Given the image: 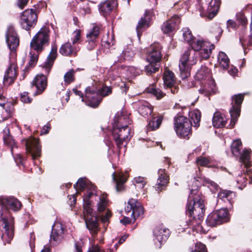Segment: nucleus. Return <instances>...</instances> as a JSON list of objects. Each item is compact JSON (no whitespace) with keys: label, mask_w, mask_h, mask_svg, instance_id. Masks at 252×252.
Segmentation results:
<instances>
[{"label":"nucleus","mask_w":252,"mask_h":252,"mask_svg":"<svg viewBox=\"0 0 252 252\" xmlns=\"http://www.w3.org/2000/svg\"><path fill=\"white\" fill-rule=\"evenodd\" d=\"M243 95L242 94H238L232 97V103L234 102L235 105H233L230 110L231 116V127L235 125L237 119L240 115V105L243 100Z\"/></svg>","instance_id":"f8f14e48"},{"label":"nucleus","mask_w":252,"mask_h":252,"mask_svg":"<svg viewBox=\"0 0 252 252\" xmlns=\"http://www.w3.org/2000/svg\"><path fill=\"white\" fill-rule=\"evenodd\" d=\"M0 202L3 203L5 208L7 209L8 208L14 211L19 210L21 207V203L17 199L14 197L7 199L1 198Z\"/></svg>","instance_id":"a878e982"},{"label":"nucleus","mask_w":252,"mask_h":252,"mask_svg":"<svg viewBox=\"0 0 252 252\" xmlns=\"http://www.w3.org/2000/svg\"><path fill=\"white\" fill-rule=\"evenodd\" d=\"M127 112L122 110L116 114L113 126H128L131 124Z\"/></svg>","instance_id":"dca6fc26"},{"label":"nucleus","mask_w":252,"mask_h":252,"mask_svg":"<svg viewBox=\"0 0 252 252\" xmlns=\"http://www.w3.org/2000/svg\"><path fill=\"white\" fill-rule=\"evenodd\" d=\"M191 252H207L206 247L200 243H197L195 246V249Z\"/></svg>","instance_id":"6e6d98bb"},{"label":"nucleus","mask_w":252,"mask_h":252,"mask_svg":"<svg viewBox=\"0 0 252 252\" xmlns=\"http://www.w3.org/2000/svg\"><path fill=\"white\" fill-rule=\"evenodd\" d=\"M229 220L228 211L226 209H221L210 213L206 220L209 226H215L228 221Z\"/></svg>","instance_id":"9d476101"},{"label":"nucleus","mask_w":252,"mask_h":252,"mask_svg":"<svg viewBox=\"0 0 252 252\" xmlns=\"http://www.w3.org/2000/svg\"><path fill=\"white\" fill-rule=\"evenodd\" d=\"M220 5V0H211L209 3L205 16L212 19L218 13Z\"/></svg>","instance_id":"b1692460"},{"label":"nucleus","mask_w":252,"mask_h":252,"mask_svg":"<svg viewBox=\"0 0 252 252\" xmlns=\"http://www.w3.org/2000/svg\"><path fill=\"white\" fill-rule=\"evenodd\" d=\"M191 122L187 117L178 115L174 118V129L177 134L180 137L187 139L191 134Z\"/></svg>","instance_id":"0eeeda50"},{"label":"nucleus","mask_w":252,"mask_h":252,"mask_svg":"<svg viewBox=\"0 0 252 252\" xmlns=\"http://www.w3.org/2000/svg\"><path fill=\"white\" fill-rule=\"evenodd\" d=\"M228 73L232 76H235L237 73V69L234 67H231L228 70Z\"/></svg>","instance_id":"774afa93"},{"label":"nucleus","mask_w":252,"mask_h":252,"mask_svg":"<svg viewBox=\"0 0 252 252\" xmlns=\"http://www.w3.org/2000/svg\"><path fill=\"white\" fill-rule=\"evenodd\" d=\"M111 216V213L109 210H107L104 215L101 216V219L102 221L105 222L108 221L110 217Z\"/></svg>","instance_id":"680f3d73"},{"label":"nucleus","mask_w":252,"mask_h":252,"mask_svg":"<svg viewBox=\"0 0 252 252\" xmlns=\"http://www.w3.org/2000/svg\"><path fill=\"white\" fill-rule=\"evenodd\" d=\"M155 239L159 243V248L164 243L170 235V231L162 225L157 226L153 231Z\"/></svg>","instance_id":"2eb2a0df"},{"label":"nucleus","mask_w":252,"mask_h":252,"mask_svg":"<svg viewBox=\"0 0 252 252\" xmlns=\"http://www.w3.org/2000/svg\"><path fill=\"white\" fill-rule=\"evenodd\" d=\"M115 4V1L114 0H107L101 2L99 5L100 12L105 16L112 10Z\"/></svg>","instance_id":"cd10ccee"},{"label":"nucleus","mask_w":252,"mask_h":252,"mask_svg":"<svg viewBox=\"0 0 252 252\" xmlns=\"http://www.w3.org/2000/svg\"><path fill=\"white\" fill-rule=\"evenodd\" d=\"M37 21V15L34 9H28L20 15V24L22 29L30 31L35 26Z\"/></svg>","instance_id":"1a4fd4ad"},{"label":"nucleus","mask_w":252,"mask_h":252,"mask_svg":"<svg viewBox=\"0 0 252 252\" xmlns=\"http://www.w3.org/2000/svg\"><path fill=\"white\" fill-rule=\"evenodd\" d=\"M193 221L190 220L186 221H181L177 225V229L179 232H183L188 226L193 225Z\"/></svg>","instance_id":"de8ad7c7"},{"label":"nucleus","mask_w":252,"mask_h":252,"mask_svg":"<svg viewBox=\"0 0 252 252\" xmlns=\"http://www.w3.org/2000/svg\"><path fill=\"white\" fill-rule=\"evenodd\" d=\"M203 185L209 188L210 190L212 191H215L218 189V186L214 182L211 181L208 179H205Z\"/></svg>","instance_id":"603ef678"},{"label":"nucleus","mask_w":252,"mask_h":252,"mask_svg":"<svg viewBox=\"0 0 252 252\" xmlns=\"http://www.w3.org/2000/svg\"><path fill=\"white\" fill-rule=\"evenodd\" d=\"M63 233V227L59 221L56 220L52 225V229L50 235L51 241L57 242L62 238Z\"/></svg>","instance_id":"6ab92c4d"},{"label":"nucleus","mask_w":252,"mask_h":252,"mask_svg":"<svg viewBox=\"0 0 252 252\" xmlns=\"http://www.w3.org/2000/svg\"><path fill=\"white\" fill-rule=\"evenodd\" d=\"M113 180L116 182V188L117 191H120L123 188V184L127 180V176L123 173L116 174L115 172L112 174Z\"/></svg>","instance_id":"c756f323"},{"label":"nucleus","mask_w":252,"mask_h":252,"mask_svg":"<svg viewBox=\"0 0 252 252\" xmlns=\"http://www.w3.org/2000/svg\"><path fill=\"white\" fill-rule=\"evenodd\" d=\"M17 76L15 65L11 64L6 71L3 77V83L5 85L12 84Z\"/></svg>","instance_id":"393cba45"},{"label":"nucleus","mask_w":252,"mask_h":252,"mask_svg":"<svg viewBox=\"0 0 252 252\" xmlns=\"http://www.w3.org/2000/svg\"><path fill=\"white\" fill-rule=\"evenodd\" d=\"M9 105V103L7 102L6 99L0 94V106L2 108L5 109V107H7Z\"/></svg>","instance_id":"052dcab7"},{"label":"nucleus","mask_w":252,"mask_h":252,"mask_svg":"<svg viewBox=\"0 0 252 252\" xmlns=\"http://www.w3.org/2000/svg\"><path fill=\"white\" fill-rule=\"evenodd\" d=\"M132 182L135 187L140 189H143L147 183L146 180L141 176L135 177Z\"/></svg>","instance_id":"c03bdc74"},{"label":"nucleus","mask_w":252,"mask_h":252,"mask_svg":"<svg viewBox=\"0 0 252 252\" xmlns=\"http://www.w3.org/2000/svg\"><path fill=\"white\" fill-rule=\"evenodd\" d=\"M210 77V70L206 66H201L195 75V79L199 80H209Z\"/></svg>","instance_id":"c9c22d12"},{"label":"nucleus","mask_w":252,"mask_h":252,"mask_svg":"<svg viewBox=\"0 0 252 252\" xmlns=\"http://www.w3.org/2000/svg\"><path fill=\"white\" fill-rule=\"evenodd\" d=\"M112 93V88L106 86L95 92L91 87H88L85 90V96L88 99L87 105L92 107H96L102 99V97L107 96Z\"/></svg>","instance_id":"39448f33"},{"label":"nucleus","mask_w":252,"mask_h":252,"mask_svg":"<svg viewBox=\"0 0 252 252\" xmlns=\"http://www.w3.org/2000/svg\"><path fill=\"white\" fill-rule=\"evenodd\" d=\"M27 152L31 155L32 159L34 160L41 155V147L39 144L38 139L31 137L26 142Z\"/></svg>","instance_id":"4468645a"},{"label":"nucleus","mask_w":252,"mask_h":252,"mask_svg":"<svg viewBox=\"0 0 252 252\" xmlns=\"http://www.w3.org/2000/svg\"><path fill=\"white\" fill-rule=\"evenodd\" d=\"M161 46L158 43H155L152 45L148 50V55L147 56V61L151 63L153 67V70L149 68V65H145V71L148 75H151L155 73L159 69V62L161 59Z\"/></svg>","instance_id":"20e7f679"},{"label":"nucleus","mask_w":252,"mask_h":252,"mask_svg":"<svg viewBox=\"0 0 252 252\" xmlns=\"http://www.w3.org/2000/svg\"><path fill=\"white\" fill-rule=\"evenodd\" d=\"M39 53V52H36V53H33L32 51H31L30 52V60L29 63L30 65H34L35 64V63L37 60Z\"/></svg>","instance_id":"4d7b16f0"},{"label":"nucleus","mask_w":252,"mask_h":252,"mask_svg":"<svg viewBox=\"0 0 252 252\" xmlns=\"http://www.w3.org/2000/svg\"><path fill=\"white\" fill-rule=\"evenodd\" d=\"M77 49L75 46H72L70 42H66L63 44L60 48V53L64 56L76 55Z\"/></svg>","instance_id":"7c9ffc66"},{"label":"nucleus","mask_w":252,"mask_h":252,"mask_svg":"<svg viewBox=\"0 0 252 252\" xmlns=\"http://www.w3.org/2000/svg\"><path fill=\"white\" fill-rule=\"evenodd\" d=\"M226 118L219 112L214 113L212 120L213 125L216 128H220L225 126Z\"/></svg>","instance_id":"c85d7f7f"},{"label":"nucleus","mask_w":252,"mask_h":252,"mask_svg":"<svg viewBox=\"0 0 252 252\" xmlns=\"http://www.w3.org/2000/svg\"><path fill=\"white\" fill-rule=\"evenodd\" d=\"M28 2L29 0H17V5L21 9H23L27 5Z\"/></svg>","instance_id":"69168bd1"},{"label":"nucleus","mask_w":252,"mask_h":252,"mask_svg":"<svg viewBox=\"0 0 252 252\" xmlns=\"http://www.w3.org/2000/svg\"><path fill=\"white\" fill-rule=\"evenodd\" d=\"M235 196V193L233 191L229 190H221L220 191L218 194L219 198L224 200L226 199L228 201H230L232 198Z\"/></svg>","instance_id":"37998d69"},{"label":"nucleus","mask_w":252,"mask_h":252,"mask_svg":"<svg viewBox=\"0 0 252 252\" xmlns=\"http://www.w3.org/2000/svg\"><path fill=\"white\" fill-rule=\"evenodd\" d=\"M153 12L150 10H146L144 16L142 17L138 23L136 30L138 36H139L141 30L147 28L150 26V22L152 16Z\"/></svg>","instance_id":"aec40b11"},{"label":"nucleus","mask_w":252,"mask_h":252,"mask_svg":"<svg viewBox=\"0 0 252 252\" xmlns=\"http://www.w3.org/2000/svg\"><path fill=\"white\" fill-rule=\"evenodd\" d=\"M198 55L197 52L192 49H188L181 57L179 67L180 76L183 79L190 76L191 66L196 63Z\"/></svg>","instance_id":"7ed1b4c3"},{"label":"nucleus","mask_w":252,"mask_h":252,"mask_svg":"<svg viewBox=\"0 0 252 252\" xmlns=\"http://www.w3.org/2000/svg\"><path fill=\"white\" fill-rule=\"evenodd\" d=\"M50 128H51L50 125L49 124H46L43 127V128L41 131V134H47L49 132Z\"/></svg>","instance_id":"338daca9"},{"label":"nucleus","mask_w":252,"mask_h":252,"mask_svg":"<svg viewBox=\"0 0 252 252\" xmlns=\"http://www.w3.org/2000/svg\"><path fill=\"white\" fill-rule=\"evenodd\" d=\"M218 63L223 69H226L229 64V59L225 53L220 52L218 56Z\"/></svg>","instance_id":"4c0bfd02"},{"label":"nucleus","mask_w":252,"mask_h":252,"mask_svg":"<svg viewBox=\"0 0 252 252\" xmlns=\"http://www.w3.org/2000/svg\"><path fill=\"white\" fill-rule=\"evenodd\" d=\"M3 141L5 144L9 145L11 147V152L13 154L14 148L16 147V144L14 140L11 138L10 136H3Z\"/></svg>","instance_id":"864d4df0"},{"label":"nucleus","mask_w":252,"mask_h":252,"mask_svg":"<svg viewBox=\"0 0 252 252\" xmlns=\"http://www.w3.org/2000/svg\"><path fill=\"white\" fill-rule=\"evenodd\" d=\"M162 121V116L153 117L149 122L147 126V129L149 131L156 130L159 127Z\"/></svg>","instance_id":"ea45409f"},{"label":"nucleus","mask_w":252,"mask_h":252,"mask_svg":"<svg viewBox=\"0 0 252 252\" xmlns=\"http://www.w3.org/2000/svg\"><path fill=\"white\" fill-rule=\"evenodd\" d=\"M74 187L77 191L87 189V192L83 197L84 218L87 228L94 236L99 229L96 218L94 216L92 208L93 199L95 198L97 211L101 213L106 209L108 204L106 195L96 193L95 186L86 178H80Z\"/></svg>","instance_id":"f257e3e1"},{"label":"nucleus","mask_w":252,"mask_h":252,"mask_svg":"<svg viewBox=\"0 0 252 252\" xmlns=\"http://www.w3.org/2000/svg\"><path fill=\"white\" fill-rule=\"evenodd\" d=\"M189 44L191 46L193 49L192 50L196 52L200 50L203 47L206 46L208 47L207 42H204L201 39H197L195 37H194Z\"/></svg>","instance_id":"e433bc0d"},{"label":"nucleus","mask_w":252,"mask_h":252,"mask_svg":"<svg viewBox=\"0 0 252 252\" xmlns=\"http://www.w3.org/2000/svg\"><path fill=\"white\" fill-rule=\"evenodd\" d=\"M6 42L11 53H14L19 45V38L12 27L8 28L6 34Z\"/></svg>","instance_id":"ddd939ff"},{"label":"nucleus","mask_w":252,"mask_h":252,"mask_svg":"<svg viewBox=\"0 0 252 252\" xmlns=\"http://www.w3.org/2000/svg\"><path fill=\"white\" fill-rule=\"evenodd\" d=\"M242 142L240 139L234 140L231 144V149L232 154L235 157H238L242 154H241L242 149Z\"/></svg>","instance_id":"a19ab883"},{"label":"nucleus","mask_w":252,"mask_h":252,"mask_svg":"<svg viewBox=\"0 0 252 252\" xmlns=\"http://www.w3.org/2000/svg\"><path fill=\"white\" fill-rule=\"evenodd\" d=\"M138 112L144 117L151 114L153 108L150 103L145 101H140L138 103Z\"/></svg>","instance_id":"2f4dec72"},{"label":"nucleus","mask_w":252,"mask_h":252,"mask_svg":"<svg viewBox=\"0 0 252 252\" xmlns=\"http://www.w3.org/2000/svg\"><path fill=\"white\" fill-rule=\"evenodd\" d=\"M148 92L154 94L158 99L162 97L165 94L160 90L156 89L153 86L148 88Z\"/></svg>","instance_id":"3c124183"},{"label":"nucleus","mask_w":252,"mask_h":252,"mask_svg":"<svg viewBox=\"0 0 252 252\" xmlns=\"http://www.w3.org/2000/svg\"><path fill=\"white\" fill-rule=\"evenodd\" d=\"M183 36L184 40L188 44L190 43L192 39L194 38L192 36L191 32L188 28H184L182 30Z\"/></svg>","instance_id":"49530a36"},{"label":"nucleus","mask_w":252,"mask_h":252,"mask_svg":"<svg viewBox=\"0 0 252 252\" xmlns=\"http://www.w3.org/2000/svg\"><path fill=\"white\" fill-rule=\"evenodd\" d=\"M21 100L24 103H30L32 99L28 96V93L24 92L21 94Z\"/></svg>","instance_id":"13d9d810"},{"label":"nucleus","mask_w":252,"mask_h":252,"mask_svg":"<svg viewBox=\"0 0 252 252\" xmlns=\"http://www.w3.org/2000/svg\"><path fill=\"white\" fill-rule=\"evenodd\" d=\"M49 29L46 27L40 29L38 32L33 37L30 46L32 50L37 52H41L44 47L49 43Z\"/></svg>","instance_id":"423d86ee"},{"label":"nucleus","mask_w":252,"mask_h":252,"mask_svg":"<svg viewBox=\"0 0 252 252\" xmlns=\"http://www.w3.org/2000/svg\"><path fill=\"white\" fill-rule=\"evenodd\" d=\"M125 212L128 216L125 218L127 220L126 223L134 222L137 218L143 214L144 208L140 202L131 198L128 201Z\"/></svg>","instance_id":"6e6552de"},{"label":"nucleus","mask_w":252,"mask_h":252,"mask_svg":"<svg viewBox=\"0 0 252 252\" xmlns=\"http://www.w3.org/2000/svg\"><path fill=\"white\" fill-rule=\"evenodd\" d=\"M158 174L159 176L155 188L156 190L159 191L167 186L169 182V177L165 173V169H159Z\"/></svg>","instance_id":"5701e85b"},{"label":"nucleus","mask_w":252,"mask_h":252,"mask_svg":"<svg viewBox=\"0 0 252 252\" xmlns=\"http://www.w3.org/2000/svg\"><path fill=\"white\" fill-rule=\"evenodd\" d=\"M247 179L246 175L244 174L241 175H239L236 178V183L237 187L240 189H242L247 185Z\"/></svg>","instance_id":"a18cd8bd"},{"label":"nucleus","mask_w":252,"mask_h":252,"mask_svg":"<svg viewBox=\"0 0 252 252\" xmlns=\"http://www.w3.org/2000/svg\"><path fill=\"white\" fill-rule=\"evenodd\" d=\"M237 22L242 26H245L247 23L246 17L243 14H240L237 18Z\"/></svg>","instance_id":"bf43d9fd"},{"label":"nucleus","mask_w":252,"mask_h":252,"mask_svg":"<svg viewBox=\"0 0 252 252\" xmlns=\"http://www.w3.org/2000/svg\"><path fill=\"white\" fill-rule=\"evenodd\" d=\"M75 72L74 69H71L64 74V81L65 83L70 84L74 80Z\"/></svg>","instance_id":"09e8293b"},{"label":"nucleus","mask_w":252,"mask_h":252,"mask_svg":"<svg viewBox=\"0 0 252 252\" xmlns=\"http://www.w3.org/2000/svg\"><path fill=\"white\" fill-rule=\"evenodd\" d=\"M99 32V28L98 26H94L89 32L87 34L86 42L88 43L87 48L89 50H91L95 47L96 45L95 40L98 36Z\"/></svg>","instance_id":"f3484780"},{"label":"nucleus","mask_w":252,"mask_h":252,"mask_svg":"<svg viewBox=\"0 0 252 252\" xmlns=\"http://www.w3.org/2000/svg\"><path fill=\"white\" fill-rule=\"evenodd\" d=\"M180 22L179 17L178 16H174L163 24L161 30L164 33H170L175 30Z\"/></svg>","instance_id":"a211bd4d"},{"label":"nucleus","mask_w":252,"mask_h":252,"mask_svg":"<svg viewBox=\"0 0 252 252\" xmlns=\"http://www.w3.org/2000/svg\"><path fill=\"white\" fill-rule=\"evenodd\" d=\"M80 30H77L75 31L72 33V37L71 38V41L73 45H75L77 43L80 39Z\"/></svg>","instance_id":"5fc2aeb1"},{"label":"nucleus","mask_w":252,"mask_h":252,"mask_svg":"<svg viewBox=\"0 0 252 252\" xmlns=\"http://www.w3.org/2000/svg\"><path fill=\"white\" fill-rule=\"evenodd\" d=\"M72 91L75 94V95H79L80 96V97L82 98V101H84V102L86 101V100H85L86 99H87V101H88V98L87 97H86L85 95V97L83 96V94L81 91H78L76 89H73L72 90Z\"/></svg>","instance_id":"e2e57ef3"},{"label":"nucleus","mask_w":252,"mask_h":252,"mask_svg":"<svg viewBox=\"0 0 252 252\" xmlns=\"http://www.w3.org/2000/svg\"><path fill=\"white\" fill-rule=\"evenodd\" d=\"M134 55V52L132 49L130 47H127L123 50L118 60L120 62L124 61H129L132 59Z\"/></svg>","instance_id":"58836bf2"},{"label":"nucleus","mask_w":252,"mask_h":252,"mask_svg":"<svg viewBox=\"0 0 252 252\" xmlns=\"http://www.w3.org/2000/svg\"><path fill=\"white\" fill-rule=\"evenodd\" d=\"M57 49L58 47L56 43H54L52 45V48L50 54H49L47 61L45 62L43 69L45 72L48 74L55 60L57 57Z\"/></svg>","instance_id":"4be33fe9"},{"label":"nucleus","mask_w":252,"mask_h":252,"mask_svg":"<svg viewBox=\"0 0 252 252\" xmlns=\"http://www.w3.org/2000/svg\"><path fill=\"white\" fill-rule=\"evenodd\" d=\"M216 91V85L213 80H210L208 83H206L203 88L199 90L200 94L208 95Z\"/></svg>","instance_id":"473e14b6"},{"label":"nucleus","mask_w":252,"mask_h":252,"mask_svg":"<svg viewBox=\"0 0 252 252\" xmlns=\"http://www.w3.org/2000/svg\"><path fill=\"white\" fill-rule=\"evenodd\" d=\"M163 80L165 87H172L174 85L175 81L174 73L169 70H166L163 76Z\"/></svg>","instance_id":"72a5a7b5"},{"label":"nucleus","mask_w":252,"mask_h":252,"mask_svg":"<svg viewBox=\"0 0 252 252\" xmlns=\"http://www.w3.org/2000/svg\"><path fill=\"white\" fill-rule=\"evenodd\" d=\"M227 28L229 31L230 29H235L236 27V23L232 20H228L227 21Z\"/></svg>","instance_id":"0e129e2a"},{"label":"nucleus","mask_w":252,"mask_h":252,"mask_svg":"<svg viewBox=\"0 0 252 252\" xmlns=\"http://www.w3.org/2000/svg\"><path fill=\"white\" fill-rule=\"evenodd\" d=\"M203 199L196 189H191L187 206V213L195 220H201L205 212Z\"/></svg>","instance_id":"f03ea898"},{"label":"nucleus","mask_w":252,"mask_h":252,"mask_svg":"<svg viewBox=\"0 0 252 252\" xmlns=\"http://www.w3.org/2000/svg\"><path fill=\"white\" fill-rule=\"evenodd\" d=\"M190 118V122H191V126L194 127H198L199 126V122L201 119V113L198 110L190 111L189 113Z\"/></svg>","instance_id":"f704fd0d"},{"label":"nucleus","mask_w":252,"mask_h":252,"mask_svg":"<svg viewBox=\"0 0 252 252\" xmlns=\"http://www.w3.org/2000/svg\"><path fill=\"white\" fill-rule=\"evenodd\" d=\"M211 159L209 157L200 156L196 159V163L197 165L202 166H207L210 162Z\"/></svg>","instance_id":"8fccbe9b"},{"label":"nucleus","mask_w":252,"mask_h":252,"mask_svg":"<svg viewBox=\"0 0 252 252\" xmlns=\"http://www.w3.org/2000/svg\"><path fill=\"white\" fill-rule=\"evenodd\" d=\"M250 150L245 149L240 157V161L244 164V167L246 168V172L248 174L252 172V164L250 161Z\"/></svg>","instance_id":"bb28decb"},{"label":"nucleus","mask_w":252,"mask_h":252,"mask_svg":"<svg viewBox=\"0 0 252 252\" xmlns=\"http://www.w3.org/2000/svg\"><path fill=\"white\" fill-rule=\"evenodd\" d=\"M130 130L129 126H113L112 133L118 148L129 139Z\"/></svg>","instance_id":"9b49d317"},{"label":"nucleus","mask_w":252,"mask_h":252,"mask_svg":"<svg viewBox=\"0 0 252 252\" xmlns=\"http://www.w3.org/2000/svg\"><path fill=\"white\" fill-rule=\"evenodd\" d=\"M208 47L206 46L203 47L200 50V54L201 57L204 59H208L211 54V51L214 48L213 44H210L207 43Z\"/></svg>","instance_id":"79ce46f5"},{"label":"nucleus","mask_w":252,"mask_h":252,"mask_svg":"<svg viewBox=\"0 0 252 252\" xmlns=\"http://www.w3.org/2000/svg\"><path fill=\"white\" fill-rule=\"evenodd\" d=\"M32 84L36 88V94H41L44 91L47 86L46 75L43 74L37 75L33 81Z\"/></svg>","instance_id":"412c9836"}]
</instances>
